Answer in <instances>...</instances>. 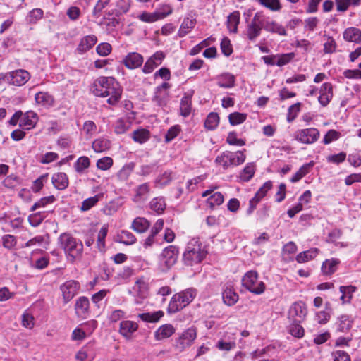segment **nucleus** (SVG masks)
I'll return each mask as SVG.
<instances>
[{
  "label": "nucleus",
  "instance_id": "obj_35",
  "mask_svg": "<svg viewBox=\"0 0 361 361\" xmlns=\"http://www.w3.org/2000/svg\"><path fill=\"white\" fill-rule=\"evenodd\" d=\"M184 307H185V306H183L181 300L178 298V295L176 293L173 295L171 299L168 306V312L169 313H176Z\"/></svg>",
  "mask_w": 361,
  "mask_h": 361
},
{
  "label": "nucleus",
  "instance_id": "obj_11",
  "mask_svg": "<svg viewBox=\"0 0 361 361\" xmlns=\"http://www.w3.org/2000/svg\"><path fill=\"white\" fill-rule=\"evenodd\" d=\"M165 54L161 51L155 52L145 62L142 72L145 74L151 73L157 67L162 63Z\"/></svg>",
  "mask_w": 361,
  "mask_h": 361
},
{
  "label": "nucleus",
  "instance_id": "obj_22",
  "mask_svg": "<svg viewBox=\"0 0 361 361\" xmlns=\"http://www.w3.org/2000/svg\"><path fill=\"white\" fill-rule=\"evenodd\" d=\"M89 300L86 297H80L75 303V312L78 316L85 317L89 310Z\"/></svg>",
  "mask_w": 361,
  "mask_h": 361
},
{
  "label": "nucleus",
  "instance_id": "obj_37",
  "mask_svg": "<svg viewBox=\"0 0 361 361\" xmlns=\"http://www.w3.org/2000/svg\"><path fill=\"white\" fill-rule=\"evenodd\" d=\"M219 123V116L218 114L215 112H211L209 114L205 120L204 126L207 129L213 130L218 126Z\"/></svg>",
  "mask_w": 361,
  "mask_h": 361
},
{
  "label": "nucleus",
  "instance_id": "obj_33",
  "mask_svg": "<svg viewBox=\"0 0 361 361\" xmlns=\"http://www.w3.org/2000/svg\"><path fill=\"white\" fill-rule=\"evenodd\" d=\"M317 248H312L308 250L302 252L296 256V261L298 263H304L314 259L318 254Z\"/></svg>",
  "mask_w": 361,
  "mask_h": 361
},
{
  "label": "nucleus",
  "instance_id": "obj_12",
  "mask_svg": "<svg viewBox=\"0 0 361 361\" xmlns=\"http://www.w3.org/2000/svg\"><path fill=\"white\" fill-rule=\"evenodd\" d=\"M29 79L30 73L23 69L11 71L8 74L7 77V81L9 83L17 86L23 85Z\"/></svg>",
  "mask_w": 361,
  "mask_h": 361
},
{
  "label": "nucleus",
  "instance_id": "obj_45",
  "mask_svg": "<svg viewBox=\"0 0 361 361\" xmlns=\"http://www.w3.org/2000/svg\"><path fill=\"white\" fill-rule=\"evenodd\" d=\"M149 137V133L146 129L136 130L133 133V139L139 143L145 142Z\"/></svg>",
  "mask_w": 361,
  "mask_h": 361
},
{
  "label": "nucleus",
  "instance_id": "obj_28",
  "mask_svg": "<svg viewBox=\"0 0 361 361\" xmlns=\"http://www.w3.org/2000/svg\"><path fill=\"white\" fill-rule=\"evenodd\" d=\"M191 95L185 94L180 101V115L183 117H187L190 115L192 108Z\"/></svg>",
  "mask_w": 361,
  "mask_h": 361
},
{
  "label": "nucleus",
  "instance_id": "obj_8",
  "mask_svg": "<svg viewBox=\"0 0 361 361\" xmlns=\"http://www.w3.org/2000/svg\"><path fill=\"white\" fill-rule=\"evenodd\" d=\"M135 294V303L141 304L144 299L147 298L149 295L148 283L144 278L138 279L133 288Z\"/></svg>",
  "mask_w": 361,
  "mask_h": 361
},
{
  "label": "nucleus",
  "instance_id": "obj_19",
  "mask_svg": "<svg viewBox=\"0 0 361 361\" xmlns=\"http://www.w3.org/2000/svg\"><path fill=\"white\" fill-rule=\"evenodd\" d=\"M137 323L132 321H122L120 324V333L126 338H130L131 334L137 329Z\"/></svg>",
  "mask_w": 361,
  "mask_h": 361
},
{
  "label": "nucleus",
  "instance_id": "obj_49",
  "mask_svg": "<svg viewBox=\"0 0 361 361\" xmlns=\"http://www.w3.org/2000/svg\"><path fill=\"white\" fill-rule=\"evenodd\" d=\"M310 166H312V164H307L302 166L300 169L292 176L290 181L292 183H295L302 178L309 172Z\"/></svg>",
  "mask_w": 361,
  "mask_h": 361
},
{
  "label": "nucleus",
  "instance_id": "obj_59",
  "mask_svg": "<svg viewBox=\"0 0 361 361\" xmlns=\"http://www.w3.org/2000/svg\"><path fill=\"white\" fill-rule=\"evenodd\" d=\"M138 18L140 20L145 22V23H153L158 20H160L159 18H158V14L157 12H154V13L143 12L138 16Z\"/></svg>",
  "mask_w": 361,
  "mask_h": 361
},
{
  "label": "nucleus",
  "instance_id": "obj_63",
  "mask_svg": "<svg viewBox=\"0 0 361 361\" xmlns=\"http://www.w3.org/2000/svg\"><path fill=\"white\" fill-rule=\"evenodd\" d=\"M272 183L271 180L265 182L263 185L255 193V197L261 200L267 194V192L271 188Z\"/></svg>",
  "mask_w": 361,
  "mask_h": 361
},
{
  "label": "nucleus",
  "instance_id": "obj_40",
  "mask_svg": "<svg viewBox=\"0 0 361 361\" xmlns=\"http://www.w3.org/2000/svg\"><path fill=\"white\" fill-rule=\"evenodd\" d=\"M235 78L231 74L221 75L217 82V85L221 87L230 88L234 86Z\"/></svg>",
  "mask_w": 361,
  "mask_h": 361
},
{
  "label": "nucleus",
  "instance_id": "obj_18",
  "mask_svg": "<svg viewBox=\"0 0 361 361\" xmlns=\"http://www.w3.org/2000/svg\"><path fill=\"white\" fill-rule=\"evenodd\" d=\"M37 115L33 111H27L21 118L19 126L23 128L30 130L34 128L37 122Z\"/></svg>",
  "mask_w": 361,
  "mask_h": 361
},
{
  "label": "nucleus",
  "instance_id": "obj_10",
  "mask_svg": "<svg viewBox=\"0 0 361 361\" xmlns=\"http://www.w3.org/2000/svg\"><path fill=\"white\" fill-rule=\"evenodd\" d=\"M152 188L149 183H144L137 185L134 189L133 201L141 204L147 201L150 197Z\"/></svg>",
  "mask_w": 361,
  "mask_h": 361
},
{
  "label": "nucleus",
  "instance_id": "obj_30",
  "mask_svg": "<svg viewBox=\"0 0 361 361\" xmlns=\"http://www.w3.org/2000/svg\"><path fill=\"white\" fill-rule=\"evenodd\" d=\"M196 290L194 288H188L183 291H181L177 295H178V298H180L182 301L183 306L188 305L194 299L196 295Z\"/></svg>",
  "mask_w": 361,
  "mask_h": 361
},
{
  "label": "nucleus",
  "instance_id": "obj_23",
  "mask_svg": "<svg viewBox=\"0 0 361 361\" xmlns=\"http://www.w3.org/2000/svg\"><path fill=\"white\" fill-rule=\"evenodd\" d=\"M222 298L226 305L231 306L237 302L238 295L231 287H226L223 290Z\"/></svg>",
  "mask_w": 361,
  "mask_h": 361
},
{
  "label": "nucleus",
  "instance_id": "obj_26",
  "mask_svg": "<svg viewBox=\"0 0 361 361\" xmlns=\"http://www.w3.org/2000/svg\"><path fill=\"white\" fill-rule=\"evenodd\" d=\"M35 101L44 106H51L54 103V99L52 95L48 92H39L35 96Z\"/></svg>",
  "mask_w": 361,
  "mask_h": 361
},
{
  "label": "nucleus",
  "instance_id": "obj_57",
  "mask_svg": "<svg viewBox=\"0 0 361 361\" xmlns=\"http://www.w3.org/2000/svg\"><path fill=\"white\" fill-rule=\"evenodd\" d=\"M341 137V133L336 130H329L324 135L323 142L325 145H328L334 140H337Z\"/></svg>",
  "mask_w": 361,
  "mask_h": 361
},
{
  "label": "nucleus",
  "instance_id": "obj_21",
  "mask_svg": "<svg viewBox=\"0 0 361 361\" xmlns=\"http://www.w3.org/2000/svg\"><path fill=\"white\" fill-rule=\"evenodd\" d=\"M345 40L355 43L361 42V30L356 27H348L343 32Z\"/></svg>",
  "mask_w": 361,
  "mask_h": 361
},
{
  "label": "nucleus",
  "instance_id": "obj_32",
  "mask_svg": "<svg viewBox=\"0 0 361 361\" xmlns=\"http://www.w3.org/2000/svg\"><path fill=\"white\" fill-rule=\"evenodd\" d=\"M149 207L157 214H162L166 209L165 200L162 197H154L150 201Z\"/></svg>",
  "mask_w": 361,
  "mask_h": 361
},
{
  "label": "nucleus",
  "instance_id": "obj_46",
  "mask_svg": "<svg viewBox=\"0 0 361 361\" xmlns=\"http://www.w3.org/2000/svg\"><path fill=\"white\" fill-rule=\"evenodd\" d=\"M247 118V114L240 112L231 113L228 116L229 123L232 126L239 125L243 123Z\"/></svg>",
  "mask_w": 361,
  "mask_h": 361
},
{
  "label": "nucleus",
  "instance_id": "obj_58",
  "mask_svg": "<svg viewBox=\"0 0 361 361\" xmlns=\"http://www.w3.org/2000/svg\"><path fill=\"white\" fill-rule=\"evenodd\" d=\"M120 238L121 241L126 245H132L136 240L134 235L128 231H122L120 234Z\"/></svg>",
  "mask_w": 361,
  "mask_h": 361
},
{
  "label": "nucleus",
  "instance_id": "obj_6",
  "mask_svg": "<svg viewBox=\"0 0 361 361\" xmlns=\"http://www.w3.org/2000/svg\"><path fill=\"white\" fill-rule=\"evenodd\" d=\"M320 133L315 128H308L298 130L294 134V138L302 144H313L319 138Z\"/></svg>",
  "mask_w": 361,
  "mask_h": 361
},
{
  "label": "nucleus",
  "instance_id": "obj_13",
  "mask_svg": "<svg viewBox=\"0 0 361 361\" xmlns=\"http://www.w3.org/2000/svg\"><path fill=\"white\" fill-rule=\"evenodd\" d=\"M80 284L74 280L68 281L61 286L65 302L70 301L78 292Z\"/></svg>",
  "mask_w": 361,
  "mask_h": 361
},
{
  "label": "nucleus",
  "instance_id": "obj_1",
  "mask_svg": "<svg viewBox=\"0 0 361 361\" xmlns=\"http://www.w3.org/2000/svg\"><path fill=\"white\" fill-rule=\"evenodd\" d=\"M92 92L97 97H109L107 102L115 105L121 99L122 89L114 78L99 77L94 82Z\"/></svg>",
  "mask_w": 361,
  "mask_h": 361
},
{
  "label": "nucleus",
  "instance_id": "obj_43",
  "mask_svg": "<svg viewBox=\"0 0 361 361\" xmlns=\"http://www.w3.org/2000/svg\"><path fill=\"white\" fill-rule=\"evenodd\" d=\"M245 160V155L243 151L231 152L229 167L240 165L244 163Z\"/></svg>",
  "mask_w": 361,
  "mask_h": 361
},
{
  "label": "nucleus",
  "instance_id": "obj_54",
  "mask_svg": "<svg viewBox=\"0 0 361 361\" xmlns=\"http://www.w3.org/2000/svg\"><path fill=\"white\" fill-rule=\"evenodd\" d=\"M99 198H100L99 195H97L94 197H92L85 200L82 202L80 209L82 211L89 210L90 209H91L93 206H94L98 202Z\"/></svg>",
  "mask_w": 361,
  "mask_h": 361
},
{
  "label": "nucleus",
  "instance_id": "obj_17",
  "mask_svg": "<svg viewBox=\"0 0 361 361\" xmlns=\"http://www.w3.org/2000/svg\"><path fill=\"white\" fill-rule=\"evenodd\" d=\"M176 331V329L170 324H163L154 332V338L161 341L171 337Z\"/></svg>",
  "mask_w": 361,
  "mask_h": 361
},
{
  "label": "nucleus",
  "instance_id": "obj_39",
  "mask_svg": "<svg viewBox=\"0 0 361 361\" xmlns=\"http://www.w3.org/2000/svg\"><path fill=\"white\" fill-rule=\"evenodd\" d=\"M341 293V300L343 303L349 302L352 298V294L355 291L356 287L353 286H342L339 288Z\"/></svg>",
  "mask_w": 361,
  "mask_h": 361
},
{
  "label": "nucleus",
  "instance_id": "obj_31",
  "mask_svg": "<svg viewBox=\"0 0 361 361\" xmlns=\"http://www.w3.org/2000/svg\"><path fill=\"white\" fill-rule=\"evenodd\" d=\"M264 28L265 30L268 32H271L273 33H276L279 35L285 36L286 35V32L285 28L281 25L277 23L275 21H267L264 24Z\"/></svg>",
  "mask_w": 361,
  "mask_h": 361
},
{
  "label": "nucleus",
  "instance_id": "obj_25",
  "mask_svg": "<svg viewBox=\"0 0 361 361\" xmlns=\"http://www.w3.org/2000/svg\"><path fill=\"white\" fill-rule=\"evenodd\" d=\"M150 226L148 220L143 217L135 218L132 223L133 229L137 233H145Z\"/></svg>",
  "mask_w": 361,
  "mask_h": 361
},
{
  "label": "nucleus",
  "instance_id": "obj_14",
  "mask_svg": "<svg viewBox=\"0 0 361 361\" xmlns=\"http://www.w3.org/2000/svg\"><path fill=\"white\" fill-rule=\"evenodd\" d=\"M289 317L293 321L301 322L307 314V310L302 302H295L289 310Z\"/></svg>",
  "mask_w": 361,
  "mask_h": 361
},
{
  "label": "nucleus",
  "instance_id": "obj_9",
  "mask_svg": "<svg viewBox=\"0 0 361 361\" xmlns=\"http://www.w3.org/2000/svg\"><path fill=\"white\" fill-rule=\"evenodd\" d=\"M259 13H257L251 23L247 25L245 35L250 41H255L260 35L262 29L264 27V24L259 20Z\"/></svg>",
  "mask_w": 361,
  "mask_h": 361
},
{
  "label": "nucleus",
  "instance_id": "obj_24",
  "mask_svg": "<svg viewBox=\"0 0 361 361\" xmlns=\"http://www.w3.org/2000/svg\"><path fill=\"white\" fill-rule=\"evenodd\" d=\"M340 261L336 258H331L324 261L322 265V271L324 274L331 275L336 269Z\"/></svg>",
  "mask_w": 361,
  "mask_h": 361
},
{
  "label": "nucleus",
  "instance_id": "obj_7",
  "mask_svg": "<svg viewBox=\"0 0 361 361\" xmlns=\"http://www.w3.org/2000/svg\"><path fill=\"white\" fill-rule=\"evenodd\" d=\"M161 257V264H163L162 269L168 270L177 262L178 248L174 245H169L163 250Z\"/></svg>",
  "mask_w": 361,
  "mask_h": 361
},
{
  "label": "nucleus",
  "instance_id": "obj_36",
  "mask_svg": "<svg viewBox=\"0 0 361 361\" xmlns=\"http://www.w3.org/2000/svg\"><path fill=\"white\" fill-rule=\"evenodd\" d=\"M164 316L162 311H157L154 312L142 313L138 317L144 322H157Z\"/></svg>",
  "mask_w": 361,
  "mask_h": 361
},
{
  "label": "nucleus",
  "instance_id": "obj_50",
  "mask_svg": "<svg viewBox=\"0 0 361 361\" xmlns=\"http://www.w3.org/2000/svg\"><path fill=\"white\" fill-rule=\"evenodd\" d=\"M54 200L55 197L53 195L41 198L32 206L30 211L34 212L39 208L44 207L47 204L54 202Z\"/></svg>",
  "mask_w": 361,
  "mask_h": 361
},
{
  "label": "nucleus",
  "instance_id": "obj_61",
  "mask_svg": "<svg viewBox=\"0 0 361 361\" xmlns=\"http://www.w3.org/2000/svg\"><path fill=\"white\" fill-rule=\"evenodd\" d=\"M90 166V159L87 157H80L75 164V170L78 172H82L85 169H87Z\"/></svg>",
  "mask_w": 361,
  "mask_h": 361
},
{
  "label": "nucleus",
  "instance_id": "obj_27",
  "mask_svg": "<svg viewBox=\"0 0 361 361\" xmlns=\"http://www.w3.org/2000/svg\"><path fill=\"white\" fill-rule=\"evenodd\" d=\"M96 42L97 37L94 35H87L80 40L78 47V50L80 52H85L92 48Z\"/></svg>",
  "mask_w": 361,
  "mask_h": 361
},
{
  "label": "nucleus",
  "instance_id": "obj_2",
  "mask_svg": "<svg viewBox=\"0 0 361 361\" xmlns=\"http://www.w3.org/2000/svg\"><path fill=\"white\" fill-rule=\"evenodd\" d=\"M205 246L197 238L190 239L183 255V261L185 265L192 266L200 263L207 256Z\"/></svg>",
  "mask_w": 361,
  "mask_h": 361
},
{
  "label": "nucleus",
  "instance_id": "obj_38",
  "mask_svg": "<svg viewBox=\"0 0 361 361\" xmlns=\"http://www.w3.org/2000/svg\"><path fill=\"white\" fill-rule=\"evenodd\" d=\"M231 156V152L225 151L216 157L215 162L217 165L222 166L224 170H226L229 168Z\"/></svg>",
  "mask_w": 361,
  "mask_h": 361
},
{
  "label": "nucleus",
  "instance_id": "obj_41",
  "mask_svg": "<svg viewBox=\"0 0 361 361\" xmlns=\"http://www.w3.org/2000/svg\"><path fill=\"white\" fill-rule=\"evenodd\" d=\"M108 233V226L104 225L97 235V245L99 251H104L105 248V238Z\"/></svg>",
  "mask_w": 361,
  "mask_h": 361
},
{
  "label": "nucleus",
  "instance_id": "obj_44",
  "mask_svg": "<svg viewBox=\"0 0 361 361\" xmlns=\"http://www.w3.org/2000/svg\"><path fill=\"white\" fill-rule=\"evenodd\" d=\"M195 20L190 18H185L182 23L179 30V35L183 37L195 26Z\"/></svg>",
  "mask_w": 361,
  "mask_h": 361
},
{
  "label": "nucleus",
  "instance_id": "obj_56",
  "mask_svg": "<svg viewBox=\"0 0 361 361\" xmlns=\"http://www.w3.org/2000/svg\"><path fill=\"white\" fill-rule=\"evenodd\" d=\"M301 103L297 102L293 105H291L288 108L287 121L288 122H292L298 116V112L300 110Z\"/></svg>",
  "mask_w": 361,
  "mask_h": 361
},
{
  "label": "nucleus",
  "instance_id": "obj_48",
  "mask_svg": "<svg viewBox=\"0 0 361 361\" xmlns=\"http://www.w3.org/2000/svg\"><path fill=\"white\" fill-rule=\"evenodd\" d=\"M300 322H295L290 325L289 332L296 338H302L304 336V329L300 325Z\"/></svg>",
  "mask_w": 361,
  "mask_h": 361
},
{
  "label": "nucleus",
  "instance_id": "obj_52",
  "mask_svg": "<svg viewBox=\"0 0 361 361\" xmlns=\"http://www.w3.org/2000/svg\"><path fill=\"white\" fill-rule=\"evenodd\" d=\"M43 16V11L40 8H35L31 11L27 17L29 23L35 24Z\"/></svg>",
  "mask_w": 361,
  "mask_h": 361
},
{
  "label": "nucleus",
  "instance_id": "obj_5",
  "mask_svg": "<svg viewBox=\"0 0 361 361\" xmlns=\"http://www.w3.org/2000/svg\"><path fill=\"white\" fill-rule=\"evenodd\" d=\"M197 330L190 327L185 330L178 337L175 339L173 347L179 353L183 352L186 348L191 346L196 339Z\"/></svg>",
  "mask_w": 361,
  "mask_h": 361
},
{
  "label": "nucleus",
  "instance_id": "obj_34",
  "mask_svg": "<svg viewBox=\"0 0 361 361\" xmlns=\"http://www.w3.org/2000/svg\"><path fill=\"white\" fill-rule=\"evenodd\" d=\"M184 307H185V306H183L181 300L178 298V295L176 293L173 295L171 299L168 306V312L169 313H176Z\"/></svg>",
  "mask_w": 361,
  "mask_h": 361
},
{
  "label": "nucleus",
  "instance_id": "obj_4",
  "mask_svg": "<svg viewBox=\"0 0 361 361\" xmlns=\"http://www.w3.org/2000/svg\"><path fill=\"white\" fill-rule=\"evenodd\" d=\"M242 285L251 293L260 295L265 290L264 283L258 279V274L255 271H247L242 279Z\"/></svg>",
  "mask_w": 361,
  "mask_h": 361
},
{
  "label": "nucleus",
  "instance_id": "obj_62",
  "mask_svg": "<svg viewBox=\"0 0 361 361\" xmlns=\"http://www.w3.org/2000/svg\"><path fill=\"white\" fill-rule=\"evenodd\" d=\"M47 178H48V173H46V174L42 175L40 177H39L37 179H36L33 182V185L32 186V190L35 193L39 192L44 185V183L45 181H47Z\"/></svg>",
  "mask_w": 361,
  "mask_h": 361
},
{
  "label": "nucleus",
  "instance_id": "obj_64",
  "mask_svg": "<svg viewBox=\"0 0 361 361\" xmlns=\"http://www.w3.org/2000/svg\"><path fill=\"white\" fill-rule=\"evenodd\" d=\"M221 49L222 53L226 56H229L232 52L233 49L230 40L228 37H224L221 42Z\"/></svg>",
  "mask_w": 361,
  "mask_h": 361
},
{
  "label": "nucleus",
  "instance_id": "obj_55",
  "mask_svg": "<svg viewBox=\"0 0 361 361\" xmlns=\"http://www.w3.org/2000/svg\"><path fill=\"white\" fill-rule=\"evenodd\" d=\"M259 3L264 7L273 11H279L281 8L279 0H259Z\"/></svg>",
  "mask_w": 361,
  "mask_h": 361
},
{
  "label": "nucleus",
  "instance_id": "obj_42",
  "mask_svg": "<svg viewBox=\"0 0 361 361\" xmlns=\"http://www.w3.org/2000/svg\"><path fill=\"white\" fill-rule=\"evenodd\" d=\"M255 172V165L252 163H249L240 173V178L243 181H248L253 177Z\"/></svg>",
  "mask_w": 361,
  "mask_h": 361
},
{
  "label": "nucleus",
  "instance_id": "obj_51",
  "mask_svg": "<svg viewBox=\"0 0 361 361\" xmlns=\"http://www.w3.org/2000/svg\"><path fill=\"white\" fill-rule=\"evenodd\" d=\"M207 202L210 207L221 205L224 202V195L220 192H216L208 198Z\"/></svg>",
  "mask_w": 361,
  "mask_h": 361
},
{
  "label": "nucleus",
  "instance_id": "obj_60",
  "mask_svg": "<svg viewBox=\"0 0 361 361\" xmlns=\"http://www.w3.org/2000/svg\"><path fill=\"white\" fill-rule=\"evenodd\" d=\"M180 130H181L180 127L178 125H176V126L171 127L168 130V131L165 135V141L166 142H171L172 140H173L176 137L178 136V135L180 132Z\"/></svg>",
  "mask_w": 361,
  "mask_h": 361
},
{
  "label": "nucleus",
  "instance_id": "obj_16",
  "mask_svg": "<svg viewBox=\"0 0 361 361\" xmlns=\"http://www.w3.org/2000/svg\"><path fill=\"white\" fill-rule=\"evenodd\" d=\"M123 63L126 68L135 69L141 66L143 63V57L137 52H131L125 56Z\"/></svg>",
  "mask_w": 361,
  "mask_h": 361
},
{
  "label": "nucleus",
  "instance_id": "obj_47",
  "mask_svg": "<svg viewBox=\"0 0 361 361\" xmlns=\"http://www.w3.org/2000/svg\"><path fill=\"white\" fill-rule=\"evenodd\" d=\"M110 142L105 139H97L92 142V148L96 152H102L109 148Z\"/></svg>",
  "mask_w": 361,
  "mask_h": 361
},
{
  "label": "nucleus",
  "instance_id": "obj_29",
  "mask_svg": "<svg viewBox=\"0 0 361 361\" xmlns=\"http://www.w3.org/2000/svg\"><path fill=\"white\" fill-rule=\"evenodd\" d=\"M240 22L239 11L231 13L227 19V27L231 32L236 33L238 32V25Z\"/></svg>",
  "mask_w": 361,
  "mask_h": 361
},
{
  "label": "nucleus",
  "instance_id": "obj_3",
  "mask_svg": "<svg viewBox=\"0 0 361 361\" xmlns=\"http://www.w3.org/2000/svg\"><path fill=\"white\" fill-rule=\"evenodd\" d=\"M59 244L66 255L74 260L81 256L83 250V245L81 241L77 240L71 234L63 233L59 237Z\"/></svg>",
  "mask_w": 361,
  "mask_h": 361
},
{
  "label": "nucleus",
  "instance_id": "obj_20",
  "mask_svg": "<svg viewBox=\"0 0 361 361\" xmlns=\"http://www.w3.org/2000/svg\"><path fill=\"white\" fill-rule=\"evenodd\" d=\"M51 181L53 185L58 190H64L68 185V178L64 173H56L52 176Z\"/></svg>",
  "mask_w": 361,
  "mask_h": 361
},
{
  "label": "nucleus",
  "instance_id": "obj_53",
  "mask_svg": "<svg viewBox=\"0 0 361 361\" xmlns=\"http://www.w3.org/2000/svg\"><path fill=\"white\" fill-rule=\"evenodd\" d=\"M351 326L352 321L348 316L343 315L340 317L338 329L341 332H345L348 331Z\"/></svg>",
  "mask_w": 361,
  "mask_h": 361
},
{
  "label": "nucleus",
  "instance_id": "obj_15",
  "mask_svg": "<svg viewBox=\"0 0 361 361\" xmlns=\"http://www.w3.org/2000/svg\"><path fill=\"white\" fill-rule=\"evenodd\" d=\"M319 102L322 106H326L333 97V86L330 82L324 83L320 88Z\"/></svg>",
  "mask_w": 361,
  "mask_h": 361
}]
</instances>
